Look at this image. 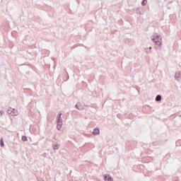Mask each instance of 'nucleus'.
I'll use <instances>...</instances> for the list:
<instances>
[{"label": "nucleus", "mask_w": 181, "mask_h": 181, "mask_svg": "<svg viewBox=\"0 0 181 181\" xmlns=\"http://www.w3.org/2000/svg\"><path fill=\"white\" fill-rule=\"evenodd\" d=\"M11 112H13V115H18V114H19L18 112V110H16L15 109H12Z\"/></svg>", "instance_id": "obj_12"}, {"label": "nucleus", "mask_w": 181, "mask_h": 181, "mask_svg": "<svg viewBox=\"0 0 181 181\" xmlns=\"http://www.w3.org/2000/svg\"><path fill=\"white\" fill-rule=\"evenodd\" d=\"M62 111H60L58 114V115L57 116V122H63V119H62Z\"/></svg>", "instance_id": "obj_4"}, {"label": "nucleus", "mask_w": 181, "mask_h": 181, "mask_svg": "<svg viewBox=\"0 0 181 181\" xmlns=\"http://www.w3.org/2000/svg\"><path fill=\"white\" fill-rule=\"evenodd\" d=\"M149 50H152V47H148Z\"/></svg>", "instance_id": "obj_15"}, {"label": "nucleus", "mask_w": 181, "mask_h": 181, "mask_svg": "<svg viewBox=\"0 0 181 181\" xmlns=\"http://www.w3.org/2000/svg\"><path fill=\"white\" fill-rule=\"evenodd\" d=\"M75 108H76V110H78L79 111L84 110V107H83V105H81V103H76V105H75Z\"/></svg>", "instance_id": "obj_3"}, {"label": "nucleus", "mask_w": 181, "mask_h": 181, "mask_svg": "<svg viewBox=\"0 0 181 181\" xmlns=\"http://www.w3.org/2000/svg\"><path fill=\"white\" fill-rule=\"evenodd\" d=\"M4 110H1L0 111V115H2V114H4Z\"/></svg>", "instance_id": "obj_14"}, {"label": "nucleus", "mask_w": 181, "mask_h": 181, "mask_svg": "<svg viewBox=\"0 0 181 181\" xmlns=\"http://www.w3.org/2000/svg\"><path fill=\"white\" fill-rule=\"evenodd\" d=\"M151 40L155 43V49L158 50L162 47V37H160V35H153L151 37Z\"/></svg>", "instance_id": "obj_1"}, {"label": "nucleus", "mask_w": 181, "mask_h": 181, "mask_svg": "<svg viewBox=\"0 0 181 181\" xmlns=\"http://www.w3.org/2000/svg\"><path fill=\"white\" fill-rule=\"evenodd\" d=\"M104 180L105 181H114V179H112V177L111 176H110L109 175H104Z\"/></svg>", "instance_id": "obj_5"}, {"label": "nucleus", "mask_w": 181, "mask_h": 181, "mask_svg": "<svg viewBox=\"0 0 181 181\" xmlns=\"http://www.w3.org/2000/svg\"><path fill=\"white\" fill-rule=\"evenodd\" d=\"M148 4V0H143L141 1L142 6H145Z\"/></svg>", "instance_id": "obj_11"}, {"label": "nucleus", "mask_w": 181, "mask_h": 181, "mask_svg": "<svg viewBox=\"0 0 181 181\" xmlns=\"http://www.w3.org/2000/svg\"><path fill=\"white\" fill-rule=\"evenodd\" d=\"M156 101L159 103V101H162V95H158L156 98Z\"/></svg>", "instance_id": "obj_8"}, {"label": "nucleus", "mask_w": 181, "mask_h": 181, "mask_svg": "<svg viewBox=\"0 0 181 181\" xmlns=\"http://www.w3.org/2000/svg\"><path fill=\"white\" fill-rule=\"evenodd\" d=\"M22 141H23V142H26V141H28V136H22Z\"/></svg>", "instance_id": "obj_13"}, {"label": "nucleus", "mask_w": 181, "mask_h": 181, "mask_svg": "<svg viewBox=\"0 0 181 181\" xmlns=\"http://www.w3.org/2000/svg\"><path fill=\"white\" fill-rule=\"evenodd\" d=\"M52 146H53V149H54V151H57V149H59V148L60 147V145H59L58 144H53Z\"/></svg>", "instance_id": "obj_9"}, {"label": "nucleus", "mask_w": 181, "mask_h": 181, "mask_svg": "<svg viewBox=\"0 0 181 181\" xmlns=\"http://www.w3.org/2000/svg\"><path fill=\"white\" fill-rule=\"evenodd\" d=\"M93 135H100V129L95 128L93 132Z\"/></svg>", "instance_id": "obj_7"}, {"label": "nucleus", "mask_w": 181, "mask_h": 181, "mask_svg": "<svg viewBox=\"0 0 181 181\" xmlns=\"http://www.w3.org/2000/svg\"><path fill=\"white\" fill-rule=\"evenodd\" d=\"M63 126V122H57V129H58V131H60V129H62V127Z\"/></svg>", "instance_id": "obj_6"}, {"label": "nucleus", "mask_w": 181, "mask_h": 181, "mask_svg": "<svg viewBox=\"0 0 181 181\" xmlns=\"http://www.w3.org/2000/svg\"><path fill=\"white\" fill-rule=\"evenodd\" d=\"M10 111H11V110H8V114H10V112H9Z\"/></svg>", "instance_id": "obj_16"}, {"label": "nucleus", "mask_w": 181, "mask_h": 181, "mask_svg": "<svg viewBox=\"0 0 181 181\" xmlns=\"http://www.w3.org/2000/svg\"><path fill=\"white\" fill-rule=\"evenodd\" d=\"M175 78L177 81H181V71H177L175 73Z\"/></svg>", "instance_id": "obj_2"}, {"label": "nucleus", "mask_w": 181, "mask_h": 181, "mask_svg": "<svg viewBox=\"0 0 181 181\" xmlns=\"http://www.w3.org/2000/svg\"><path fill=\"white\" fill-rule=\"evenodd\" d=\"M0 146H1V148H4L5 146V144L4 143V139L1 138L0 139Z\"/></svg>", "instance_id": "obj_10"}]
</instances>
